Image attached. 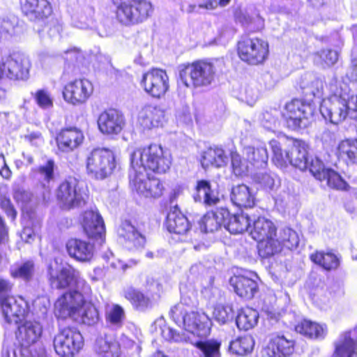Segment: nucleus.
I'll use <instances>...</instances> for the list:
<instances>
[{
    "label": "nucleus",
    "mask_w": 357,
    "mask_h": 357,
    "mask_svg": "<svg viewBox=\"0 0 357 357\" xmlns=\"http://www.w3.org/2000/svg\"><path fill=\"white\" fill-rule=\"evenodd\" d=\"M231 200L239 208H252L255 205V196L246 185L241 183L234 186L231 192Z\"/></svg>",
    "instance_id": "32"
},
{
    "label": "nucleus",
    "mask_w": 357,
    "mask_h": 357,
    "mask_svg": "<svg viewBox=\"0 0 357 357\" xmlns=\"http://www.w3.org/2000/svg\"><path fill=\"white\" fill-rule=\"evenodd\" d=\"M15 198L17 201H22L24 203L28 202L31 199V195L26 191L17 190L15 193Z\"/></svg>",
    "instance_id": "63"
},
{
    "label": "nucleus",
    "mask_w": 357,
    "mask_h": 357,
    "mask_svg": "<svg viewBox=\"0 0 357 357\" xmlns=\"http://www.w3.org/2000/svg\"><path fill=\"white\" fill-rule=\"evenodd\" d=\"M43 327L38 321H26L17 326L16 339L17 344L3 346L1 357H45V349L34 351L29 349L40 338Z\"/></svg>",
    "instance_id": "5"
},
{
    "label": "nucleus",
    "mask_w": 357,
    "mask_h": 357,
    "mask_svg": "<svg viewBox=\"0 0 357 357\" xmlns=\"http://www.w3.org/2000/svg\"><path fill=\"white\" fill-rule=\"evenodd\" d=\"M254 347V339L251 335H246L231 340L229 345V349L233 354L243 356L250 354Z\"/></svg>",
    "instance_id": "43"
},
{
    "label": "nucleus",
    "mask_w": 357,
    "mask_h": 357,
    "mask_svg": "<svg viewBox=\"0 0 357 357\" xmlns=\"http://www.w3.org/2000/svg\"><path fill=\"white\" fill-rule=\"evenodd\" d=\"M288 156V165H290L302 172L306 171L309 153L308 146L304 140L292 138V144L289 147Z\"/></svg>",
    "instance_id": "27"
},
{
    "label": "nucleus",
    "mask_w": 357,
    "mask_h": 357,
    "mask_svg": "<svg viewBox=\"0 0 357 357\" xmlns=\"http://www.w3.org/2000/svg\"><path fill=\"white\" fill-rule=\"evenodd\" d=\"M30 176L33 179L40 183L43 187L45 186L43 183V181L45 180V165L32 168Z\"/></svg>",
    "instance_id": "60"
},
{
    "label": "nucleus",
    "mask_w": 357,
    "mask_h": 357,
    "mask_svg": "<svg viewBox=\"0 0 357 357\" xmlns=\"http://www.w3.org/2000/svg\"><path fill=\"white\" fill-rule=\"evenodd\" d=\"M81 225L89 238H102L105 234V224L98 211L87 210L82 213Z\"/></svg>",
    "instance_id": "25"
},
{
    "label": "nucleus",
    "mask_w": 357,
    "mask_h": 357,
    "mask_svg": "<svg viewBox=\"0 0 357 357\" xmlns=\"http://www.w3.org/2000/svg\"><path fill=\"white\" fill-rule=\"evenodd\" d=\"M11 172L6 163L5 157L3 155H0V174L6 178H9Z\"/></svg>",
    "instance_id": "61"
},
{
    "label": "nucleus",
    "mask_w": 357,
    "mask_h": 357,
    "mask_svg": "<svg viewBox=\"0 0 357 357\" xmlns=\"http://www.w3.org/2000/svg\"><path fill=\"white\" fill-rule=\"evenodd\" d=\"M137 121L143 130L162 127L166 121L165 112L158 106L146 105L140 110Z\"/></svg>",
    "instance_id": "23"
},
{
    "label": "nucleus",
    "mask_w": 357,
    "mask_h": 357,
    "mask_svg": "<svg viewBox=\"0 0 357 357\" xmlns=\"http://www.w3.org/2000/svg\"><path fill=\"white\" fill-rule=\"evenodd\" d=\"M58 149L63 152L74 151L81 146L84 140L82 130L75 126L65 127L56 134L54 137Z\"/></svg>",
    "instance_id": "19"
},
{
    "label": "nucleus",
    "mask_w": 357,
    "mask_h": 357,
    "mask_svg": "<svg viewBox=\"0 0 357 357\" xmlns=\"http://www.w3.org/2000/svg\"><path fill=\"white\" fill-rule=\"evenodd\" d=\"M95 349L99 357H119L120 355L119 345L103 338L96 342Z\"/></svg>",
    "instance_id": "50"
},
{
    "label": "nucleus",
    "mask_w": 357,
    "mask_h": 357,
    "mask_svg": "<svg viewBox=\"0 0 357 357\" xmlns=\"http://www.w3.org/2000/svg\"><path fill=\"white\" fill-rule=\"evenodd\" d=\"M17 24V19L13 17L11 19L3 20L0 26V32L3 35L12 36L15 33V28Z\"/></svg>",
    "instance_id": "58"
},
{
    "label": "nucleus",
    "mask_w": 357,
    "mask_h": 357,
    "mask_svg": "<svg viewBox=\"0 0 357 357\" xmlns=\"http://www.w3.org/2000/svg\"><path fill=\"white\" fill-rule=\"evenodd\" d=\"M319 93L313 84H307L302 88V98H294L285 103L281 116L289 128L300 129L304 121L313 116L314 100Z\"/></svg>",
    "instance_id": "4"
},
{
    "label": "nucleus",
    "mask_w": 357,
    "mask_h": 357,
    "mask_svg": "<svg viewBox=\"0 0 357 357\" xmlns=\"http://www.w3.org/2000/svg\"><path fill=\"white\" fill-rule=\"evenodd\" d=\"M277 234L278 227L271 220L259 216L253 220L250 235L257 243V251L260 258L270 259L272 250L278 245Z\"/></svg>",
    "instance_id": "10"
},
{
    "label": "nucleus",
    "mask_w": 357,
    "mask_h": 357,
    "mask_svg": "<svg viewBox=\"0 0 357 357\" xmlns=\"http://www.w3.org/2000/svg\"><path fill=\"white\" fill-rule=\"evenodd\" d=\"M84 298L77 291H66L54 302V312L58 319H77Z\"/></svg>",
    "instance_id": "15"
},
{
    "label": "nucleus",
    "mask_w": 357,
    "mask_h": 357,
    "mask_svg": "<svg viewBox=\"0 0 357 357\" xmlns=\"http://www.w3.org/2000/svg\"><path fill=\"white\" fill-rule=\"evenodd\" d=\"M294 350V340L283 334H273L264 348V354L267 357H288Z\"/></svg>",
    "instance_id": "22"
},
{
    "label": "nucleus",
    "mask_w": 357,
    "mask_h": 357,
    "mask_svg": "<svg viewBox=\"0 0 357 357\" xmlns=\"http://www.w3.org/2000/svg\"><path fill=\"white\" fill-rule=\"evenodd\" d=\"M213 317L220 324H225L233 320L234 310L231 305H219L214 307Z\"/></svg>",
    "instance_id": "53"
},
{
    "label": "nucleus",
    "mask_w": 357,
    "mask_h": 357,
    "mask_svg": "<svg viewBox=\"0 0 357 357\" xmlns=\"http://www.w3.org/2000/svg\"><path fill=\"white\" fill-rule=\"evenodd\" d=\"M118 237L122 244L129 250L144 248L146 239L130 220L122 222L118 229Z\"/></svg>",
    "instance_id": "21"
},
{
    "label": "nucleus",
    "mask_w": 357,
    "mask_h": 357,
    "mask_svg": "<svg viewBox=\"0 0 357 357\" xmlns=\"http://www.w3.org/2000/svg\"><path fill=\"white\" fill-rule=\"evenodd\" d=\"M169 315L178 326L198 337H204L210 334L211 322L209 317L202 311H189L182 300L171 307Z\"/></svg>",
    "instance_id": "7"
},
{
    "label": "nucleus",
    "mask_w": 357,
    "mask_h": 357,
    "mask_svg": "<svg viewBox=\"0 0 357 357\" xmlns=\"http://www.w3.org/2000/svg\"><path fill=\"white\" fill-rule=\"evenodd\" d=\"M75 321L92 326L98 323L99 320V312L98 308L91 303H86L83 301V305L79 310V315L77 319H73Z\"/></svg>",
    "instance_id": "44"
},
{
    "label": "nucleus",
    "mask_w": 357,
    "mask_h": 357,
    "mask_svg": "<svg viewBox=\"0 0 357 357\" xmlns=\"http://www.w3.org/2000/svg\"><path fill=\"white\" fill-rule=\"evenodd\" d=\"M115 6L114 20L122 26L142 24L153 15L154 7L149 0H109Z\"/></svg>",
    "instance_id": "6"
},
{
    "label": "nucleus",
    "mask_w": 357,
    "mask_h": 357,
    "mask_svg": "<svg viewBox=\"0 0 357 357\" xmlns=\"http://www.w3.org/2000/svg\"><path fill=\"white\" fill-rule=\"evenodd\" d=\"M98 128L101 133L106 135H118L126 124V119L121 112L118 109H106L98 115Z\"/></svg>",
    "instance_id": "18"
},
{
    "label": "nucleus",
    "mask_w": 357,
    "mask_h": 357,
    "mask_svg": "<svg viewBox=\"0 0 357 357\" xmlns=\"http://www.w3.org/2000/svg\"><path fill=\"white\" fill-rule=\"evenodd\" d=\"M165 226L168 231L178 236H184L191 229V225L187 217L175 206L167 213Z\"/></svg>",
    "instance_id": "29"
},
{
    "label": "nucleus",
    "mask_w": 357,
    "mask_h": 357,
    "mask_svg": "<svg viewBox=\"0 0 357 357\" xmlns=\"http://www.w3.org/2000/svg\"><path fill=\"white\" fill-rule=\"evenodd\" d=\"M172 166V157L157 143L135 149L130 154V185L139 196L158 199L166 195L167 188L164 181L150 174H165Z\"/></svg>",
    "instance_id": "1"
},
{
    "label": "nucleus",
    "mask_w": 357,
    "mask_h": 357,
    "mask_svg": "<svg viewBox=\"0 0 357 357\" xmlns=\"http://www.w3.org/2000/svg\"><path fill=\"white\" fill-rule=\"evenodd\" d=\"M0 306L6 321L15 325L25 318L29 310L28 303L21 296L2 298Z\"/></svg>",
    "instance_id": "17"
},
{
    "label": "nucleus",
    "mask_w": 357,
    "mask_h": 357,
    "mask_svg": "<svg viewBox=\"0 0 357 357\" xmlns=\"http://www.w3.org/2000/svg\"><path fill=\"white\" fill-rule=\"evenodd\" d=\"M314 62L323 68L331 67L338 60V53L332 49H321L314 54Z\"/></svg>",
    "instance_id": "51"
},
{
    "label": "nucleus",
    "mask_w": 357,
    "mask_h": 357,
    "mask_svg": "<svg viewBox=\"0 0 357 357\" xmlns=\"http://www.w3.org/2000/svg\"><path fill=\"white\" fill-rule=\"evenodd\" d=\"M268 144L272 153L271 162L279 168H286L288 166L289 147L284 149L282 143L276 139H271Z\"/></svg>",
    "instance_id": "40"
},
{
    "label": "nucleus",
    "mask_w": 357,
    "mask_h": 357,
    "mask_svg": "<svg viewBox=\"0 0 357 357\" xmlns=\"http://www.w3.org/2000/svg\"><path fill=\"white\" fill-rule=\"evenodd\" d=\"M60 179V174L57 171V167L52 160H49L46 162V188L56 183Z\"/></svg>",
    "instance_id": "55"
},
{
    "label": "nucleus",
    "mask_w": 357,
    "mask_h": 357,
    "mask_svg": "<svg viewBox=\"0 0 357 357\" xmlns=\"http://www.w3.org/2000/svg\"><path fill=\"white\" fill-rule=\"evenodd\" d=\"M11 289V283L9 280L0 278V295L4 294Z\"/></svg>",
    "instance_id": "64"
},
{
    "label": "nucleus",
    "mask_w": 357,
    "mask_h": 357,
    "mask_svg": "<svg viewBox=\"0 0 357 357\" xmlns=\"http://www.w3.org/2000/svg\"><path fill=\"white\" fill-rule=\"evenodd\" d=\"M276 241L278 245L272 250L273 252L270 255V258L280 253L284 248L289 250L296 249L300 242L297 232L289 227L282 229L279 236L277 234Z\"/></svg>",
    "instance_id": "33"
},
{
    "label": "nucleus",
    "mask_w": 357,
    "mask_h": 357,
    "mask_svg": "<svg viewBox=\"0 0 357 357\" xmlns=\"http://www.w3.org/2000/svg\"><path fill=\"white\" fill-rule=\"evenodd\" d=\"M236 52L243 63L252 66H261L269 57V44L262 38L243 34L236 42Z\"/></svg>",
    "instance_id": "9"
},
{
    "label": "nucleus",
    "mask_w": 357,
    "mask_h": 357,
    "mask_svg": "<svg viewBox=\"0 0 357 357\" xmlns=\"http://www.w3.org/2000/svg\"><path fill=\"white\" fill-rule=\"evenodd\" d=\"M193 345L198 349L204 357H219L220 356L221 342L218 340L211 339L206 340H199Z\"/></svg>",
    "instance_id": "49"
},
{
    "label": "nucleus",
    "mask_w": 357,
    "mask_h": 357,
    "mask_svg": "<svg viewBox=\"0 0 357 357\" xmlns=\"http://www.w3.org/2000/svg\"><path fill=\"white\" fill-rule=\"evenodd\" d=\"M161 335L169 342H180L183 340V335L176 329L165 325L161 331Z\"/></svg>",
    "instance_id": "56"
},
{
    "label": "nucleus",
    "mask_w": 357,
    "mask_h": 357,
    "mask_svg": "<svg viewBox=\"0 0 357 357\" xmlns=\"http://www.w3.org/2000/svg\"><path fill=\"white\" fill-rule=\"evenodd\" d=\"M229 218V211L227 208L220 207L214 211H208L201 220V225L204 232L212 233L218 231L222 225H225L227 220Z\"/></svg>",
    "instance_id": "30"
},
{
    "label": "nucleus",
    "mask_w": 357,
    "mask_h": 357,
    "mask_svg": "<svg viewBox=\"0 0 357 357\" xmlns=\"http://www.w3.org/2000/svg\"><path fill=\"white\" fill-rule=\"evenodd\" d=\"M195 190L197 194H203L204 204L206 206H215L217 205L220 201L219 197L212 189L211 182L208 180H198L196 183Z\"/></svg>",
    "instance_id": "45"
},
{
    "label": "nucleus",
    "mask_w": 357,
    "mask_h": 357,
    "mask_svg": "<svg viewBox=\"0 0 357 357\" xmlns=\"http://www.w3.org/2000/svg\"><path fill=\"white\" fill-rule=\"evenodd\" d=\"M234 20L242 26L250 28L252 33L261 32L264 29V20L260 16L252 17L241 8L234 10Z\"/></svg>",
    "instance_id": "36"
},
{
    "label": "nucleus",
    "mask_w": 357,
    "mask_h": 357,
    "mask_svg": "<svg viewBox=\"0 0 357 357\" xmlns=\"http://www.w3.org/2000/svg\"><path fill=\"white\" fill-rule=\"evenodd\" d=\"M140 85L153 98L160 99L169 89V79L166 70L152 68L143 73Z\"/></svg>",
    "instance_id": "14"
},
{
    "label": "nucleus",
    "mask_w": 357,
    "mask_h": 357,
    "mask_svg": "<svg viewBox=\"0 0 357 357\" xmlns=\"http://www.w3.org/2000/svg\"><path fill=\"white\" fill-rule=\"evenodd\" d=\"M50 284L52 289H65L75 284L78 287L81 282L87 289H90L86 282L80 278L79 273L75 269L70 268H62L55 275H50Z\"/></svg>",
    "instance_id": "24"
},
{
    "label": "nucleus",
    "mask_w": 357,
    "mask_h": 357,
    "mask_svg": "<svg viewBox=\"0 0 357 357\" xmlns=\"http://www.w3.org/2000/svg\"><path fill=\"white\" fill-rule=\"evenodd\" d=\"M66 249L69 255L78 261L88 262L93 257V245L79 238L69 239L66 243Z\"/></svg>",
    "instance_id": "28"
},
{
    "label": "nucleus",
    "mask_w": 357,
    "mask_h": 357,
    "mask_svg": "<svg viewBox=\"0 0 357 357\" xmlns=\"http://www.w3.org/2000/svg\"><path fill=\"white\" fill-rule=\"evenodd\" d=\"M332 91L320 105V112L332 123L338 124L347 116L357 119V94L351 93L349 86L341 82L331 85Z\"/></svg>",
    "instance_id": "2"
},
{
    "label": "nucleus",
    "mask_w": 357,
    "mask_h": 357,
    "mask_svg": "<svg viewBox=\"0 0 357 357\" xmlns=\"http://www.w3.org/2000/svg\"><path fill=\"white\" fill-rule=\"evenodd\" d=\"M44 0H20L22 13L31 21L39 22L43 20Z\"/></svg>",
    "instance_id": "41"
},
{
    "label": "nucleus",
    "mask_w": 357,
    "mask_h": 357,
    "mask_svg": "<svg viewBox=\"0 0 357 357\" xmlns=\"http://www.w3.org/2000/svg\"><path fill=\"white\" fill-rule=\"evenodd\" d=\"M250 217L243 213L231 215L225 222L226 229L234 234H242L251 227Z\"/></svg>",
    "instance_id": "42"
},
{
    "label": "nucleus",
    "mask_w": 357,
    "mask_h": 357,
    "mask_svg": "<svg viewBox=\"0 0 357 357\" xmlns=\"http://www.w3.org/2000/svg\"><path fill=\"white\" fill-rule=\"evenodd\" d=\"M229 284L234 292L245 300L253 298L259 290L258 284L255 280L243 275H234L231 277Z\"/></svg>",
    "instance_id": "26"
},
{
    "label": "nucleus",
    "mask_w": 357,
    "mask_h": 357,
    "mask_svg": "<svg viewBox=\"0 0 357 357\" xmlns=\"http://www.w3.org/2000/svg\"><path fill=\"white\" fill-rule=\"evenodd\" d=\"M116 167V155L113 151L107 148L93 149L86 159V173L96 180L109 176Z\"/></svg>",
    "instance_id": "12"
},
{
    "label": "nucleus",
    "mask_w": 357,
    "mask_h": 357,
    "mask_svg": "<svg viewBox=\"0 0 357 357\" xmlns=\"http://www.w3.org/2000/svg\"><path fill=\"white\" fill-rule=\"evenodd\" d=\"M259 182L264 188H271L274 184L273 178L266 174L259 178Z\"/></svg>",
    "instance_id": "62"
},
{
    "label": "nucleus",
    "mask_w": 357,
    "mask_h": 357,
    "mask_svg": "<svg viewBox=\"0 0 357 357\" xmlns=\"http://www.w3.org/2000/svg\"><path fill=\"white\" fill-rule=\"evenodd\" d=\"M123 296L135 310L144 312L152 307L150 297L138 289L130 287L123 291Z\"/></svg>",
    "instance_id": "34"
},
{
    "label": "nucleus",
    "mask_w": 357,
    "mask_h": 357,
    "mask_svg": "<svg viewBox=\"0 0 357 357\" xmlns=\"http://www.w3.org/2000/svg\"><path fill=\"white\" fill-rule=\"evenodd\" d=\"M84 345V337L81 332L73 326L60 328L53 340L54 349L59 357H75Z\"/></svg>",
    "instance_id": "13"
},
{
    "label": "nucleus",
    "mask_w": 357,
    "mask_h": 357,
    "mask_svg": "<svg viewBox=\"0 0 357 357\" xmlns=\"http://www.w3.org/2000/svg\"><path fill=\"white\" fill-rule=\"evenodd\" d=\"M0 207L4 211L7 216L11 218L12 220L15 219L17 212L8 197L5 195H0Z\"/></svg>",
    "instance_id": "57"
},
{
    "label": "nucleus",
    "mask_w": 357,
    "mask_h": 357,
    "mask_svg": "<svg viewBox=\"0 0 357 357\" xmlns=\"http://www.w3.org/2000/svg\"><path fill=\"white\" fill-rule=\"evenodd\" d=\"M306 171L308 170L311 174L318 181H324L325 171L328 168H325L323 162L318 158H311L308 156L307 160Z\"/></svg>",
    "instance_id": "54"
},
{
    "label": "nucleus",
    "mask_w": 357,
    "mask_h": 357,
    "mask_svg": "<svg viewBox=\"0 0 357 357\" xmlns=\"http://www.w3.org/2000/svg\"><path fill=\"white\" fill-rule=\"evenodd\" d=\"M105 318L107 324L118 328L121 327L126 318L125 311L119 304H113L105 312Z\"/></svg>",
    "instance_id": "52"
},
{
    "label": "nucleus",
    "mask_w": 357,
    "mask_h": 357,
    "mask_svg": "<svg viewBox=\"0 0 357 357\" xmlns=\"http://www.w3.org/2000/svg\"><path fill=\"white\" fill-rule=\"evenodd\" d=\"M338 158L347 164L357 165V139L350 138L341 140L336 149Z\"/></svg>",
    "instance_id": "37"
},
{
    "label": "nucleus",
    "mask_w": 357,
    "mask_h": 357,
    "mask_svg": "<svg viewBox=\"0 0 357 357\" xmlns=\"http://www.w3.org/2000/svg\"><path fill=\"white\" fill-rule=\"evenodd\" d=\"M229 156L231 172L238 178L246 177L252 169H263L268 165V156L265 149L247 146L244 148L243 155L235 150L230 152Z\"/></svg>",
    "instance_id": "8"
},
{
    "label": "nucleus",
    "mask_w": 357,
    "mask_h": 357,
    "mask_svg": "<svg viewBox=\"0 0 357 357\" xmlns=\"http://www.w3.org/2000/svg\"><path fill=\"white\" fill-rule=\"evenodd\" d=\"M56 198L65 209L81 206L88 198L87 186L75 176H68L58 186Z\"/></svg>",
    "instance_id": "11"
},
{
    "label": "nucleus",
    "mask_w": 357,
    "mask_h": 357,
    "mask_svg": "<svg viewBox=\"0 0 357 357\" xmlns=\"http://www.w3.org/2000/svg\"><path fill=\"white\" fill-rule=\"evenodd\" d=\"M259 320L258 312L250 307H242L236 317V324L239 330L248 331L257 326Z\"/></svg>",
    "instance_id": "39"
},
{
    "label": "nucleus",
    "mask_w": 357,
    "mask_h": 357,
    "mask_svg": "<svg viewBox=\"0 0 357 357\" xmlns=\"http://www.w3.org/2000/svg\"><path fill=\"white\" fill-rule=\"evenodd\" d=\"M93 93L91 82L84 78L75 79L67 82L63 88L65 101L73 105L85 103Z\"/></svg>",
    "instance_id": "16"
},
{
    "label": "nucleus",
    "mask_w": 357,
    "mask_h": 357,
    "mask_svg": "<svg viewBox=\"0 0 357 357\" xmlns=\"http://www.w3.org/2000/svg\"><path fill=\"white\" fill-rule=\"evenodd\" d=\"M6 76L11 79H26L29 75L30 61L24 54L14 52L4 61Z\"/></svg>",
    "instance_id": "20"
},
{
    "label": "nucleus",
    "mask_w": 357,
    "mask_h": 357,
    "mask_svg": "<svg viewBox=\"0 0 357 357\" xmlns=\"http://www.w3.org/2000/svg\"><path fill=\"white\" fill-rule=\"evenodd\" d=\"M224 62L218 59H200L178 66V77L185 87H208L223 72Z\"/></svg>",
    "instance_id": "3"
},
{
    "label": "nucleus",
    "mask_w": 357,
    "mask_h": 357,
    "mask_svg": "<svg viewBox=\"0 0 357 357\" xmlns=\"http://www.w3.org/2000/svg\"><path fill=\"white\" fill-rule=\"evenodd\" d=\"M357 342L345 335L343 338L336 344L334 351L335 357H353L356 354Z\"/></svg>",
    "instance_id": "46"
},
{
    "label": "nucleus",
    "mask_w": 357,
    "mask_h": 357,
    "mask_svg": "<svg viewBox=\"0 0 357 357\" xmlns=\"http://www.w3.org/2000/svg\"><path fill=\"white\" fill-rule=\"evenodd\" d=\"M226 159L225 150L219 146H213L204 151L201 162L204 168L210 167L220 168L225 165Z\"/></svg>",
    "instance_id": "38"
},
{
    "label": "nucleus",
    "mask_w": 357,
    "mask_h": 357,
    "mask_svg": "<svg viewBox=\"0 0 357 357\" xmlns=\"http://www.w3.org/2000/svg\"><path fill=\"white\" fill-rule=\"evenodd\" d=\"M324 181L329 188L337 191H347L350 186L342 176L335 170L328 168L325 171Z\"/></svg>",
    "instance_id": "48"
},
{
    "label": "nucleus",
    "mask_w": 357,
    "mask_h": 357,
    "mask_svg": "<svg viewBox=\"0 0 357 357\" xmlns=\"http://www.w3.org/2000/svg\"><path fill=\"white\" fill-rule=\"evenodd\" d=\"M296 330L300 334L310 339H323L326 337L328 331L326 325L308 319L301 320L296 325Z\"/></svg>",
    "instance_id": "35"
},
{
    "label": "nucleus",
    "mask_w": 357,
    "mask_h": 357,
    "mask_svg": "<svg viewBox=\"0 0 357 357\" xmlns=\"http://www.w3.org/2000/svg\"><path fill=\"white\" fill-rule=\"evenodd\" d=\"M346 77L351 83L357 86V56L351 59L349 70L347 73Z\"/></svg>",
    "instance_id": "59"
},
{
    "label": "nucleus",
    "mask_w": 357,
    "mask_h": 357,
    "mask_svg": "<svg viewBox=\"0 0 357 357\" xmlns=\"http://www.w3.org/2000/svg\"><path fill=\"white\" fill-rule=\"evenodd\" d=\"M309 258L313 264L328 272L337 269L340 264L339 257L331 251L315 250Z\"/></svg>",
    "instance_id": "31"
},
{
    "label": "nucleus",
    "mask_w": 357,
    "mask_h": 357,
    "mask_svg": "<svg viewBox=\"0 0 357 357\" xmlns=\"http://www.w3.org/2000/svg\"><path fill=\"white\" fill-rule=\"evenodd\" d=\"M34 263L32 260L15 263L10 266V273L13 278L30 280L33 275Z\"/></svg>",
    "instance_id": "47"
}]
</instances>
